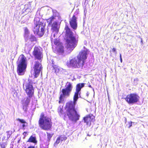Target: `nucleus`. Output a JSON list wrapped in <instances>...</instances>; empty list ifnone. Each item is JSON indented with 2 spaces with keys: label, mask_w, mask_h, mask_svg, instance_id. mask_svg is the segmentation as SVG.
Instances as JSON below:
<instances>
[{
  "label": "nucleus",
  "mask_w": 148,
  "mask_h": 148,
  "mask_svg": "<svg viewBox=\"0 0 148 148\" xmlns=\"http://www.w3.org/2000/svg\"><path fill=\"white\" fill-rule=\"evenodd\" d=\"M59 138L60 139L61 141L65 140L67 139V137L66 136L63 135L60 136Z\"/></svg>",
  "instance_id": "nucleus-22"
},
{
  "label": "nucleus",
  "mask_w": 148,
  "mask_h": 148,
  "mask_svg": "<svg viewBox=\"0 0 148 148\" xmlns=\"http://www.w3.org/2000/svg\"><path fill=\"white\" fill-rule=\"evenodd\" d=\"M24 37L25 38L28 39L29 37V32L27 28L25 27L24 28Z\"/></svg>",
  "instance_id": "nucleus-17"
},
{
  "label": "nucleus",
  "mask_w": 148,
  "mask_h": 148,
  "mask_svg": "<svg viewBox=\"0 0 148 148\" xmlns=\"http://www.w3.org/2000/svg\"><path fill=\"white\" fill-rule=\"evenodd\" d=\"M139 96L137 94L131 93L128 95L125 99L129 104H133L139 101Z\"/></svg>",
  "instance_id": "nucleus-9"
},
{
  "label": "nucleus",
  "mask_w": 148,
  "mask_h": 148,
  "mask_svg": "<svg viewBox=\"0 0 148 148\" xmlns=\"http://www.w3.org/2000/svg\"><path fill=\"white\" fill-rule=\"evenodd\" d=\"M54 44H55V45H57V43L56 42H54Z\"/></svg>",
  "instance_id": "nucleus-38"
},
{
  "label": "nucleus",
  "mask_w": 148,
  "mask_h": 148,
  "mask_svg": "<svg viewBox=\"0 0 148 148\" xmlns=\"http://www.w3.org/2000/svg\"><path fill=\"white\" fill-rule=\"evenodd\" d=\"M65 40V47L69 53L71 52L76 46L78 41V37L73 33L68 26L66 25Z\"/></svg>",
  "instance_id": "nucleus-2"
},
{
  "label": "nucleus",
  "mask_w": 148,
  "mask_h": 148,
  "mask_svg": "<svg viewBox=\"0 0 148 148\" xmlns=\"http://www.w3.org/2000/svg\"><path fill=\"white\" fill-rule=\"evenodd\" d=\"M26 133H27V132H24L23 133V135L25 136L26 135Z\"/></svg>",
  "instance_id": "nucleus-30"
},
{
  "label": "nucleus",
  "mask_w": 148,
  "mask_h": 148,
  "mask_svg": "<svg viewBox=\"0 0 148 148\" xmlns=\"http://www.w3.org/2000/svg\"><path fill=\"white\" fill-rule=\"evenodd\" d=\"M58 18H59V19H61V17H60V16H59V17L58 16Z\"/></svg>",
  "instance_id": "nucleus-36"
},
{
  "label": "nucleus",
  "mask_w": 148,
  "mask_h": 148,
  "mask_svg": "<svg viewBox=\"0 0 148 148\" xmlns=\"http://www.w3.org/2000/svg\"><path fill=\"white\" fill-rule=\"evenodd\" d=\"M120 61H121V62H122V58H120Z\"/></svg>",
  "instance_id": "nucleus-35"
},
{
  "label": "nucleus",
  "mask_w": 148,
  "mask_h": 148,
  "mask_svg": "<svg viewBox=\"0 0 148 148\" xmlns=\"http://www.w3.org/2000/svg\"><path fill=\"white\" fill-rule=\"evenodd\" d=\"M29 38L31 41H35L36 40V38L34 36L32 35H31L29 36Z\"/></svg>",
  "instance_id": "nucleus-20"
},
{
  "label": "nucleus",
  "mask_w": 148,
  "mask_h": 148,
  "mask_svg": "<svg viewBox=\"0 0 148 148\" xmlns=\"http://www.w3.org/2000/svg\"><path fill=\"white\" fill-rule=\"evenodd\" d=\"M32 84V82H29V80H28L27 82H25L23 83V88L25 90L28 96L25 97L22 101V105L28 106L30 103V99L32 97L34 92Z\"/></svg>",
  "instance_id": "nucleus-4"
},
{
  "label": "nucleus",
  "mask_w": 148,
  "mask_h": 148,
  "mask_svg": "<svg viewBox=\"0 0 148 148\" xmlns=\"http://www.w3.org/2000/svg\"><path fill=\"white\" fill-rule=\"evenodd\" d=\"M89 87H90V88H91L92 87L90 85H89Z\"/></svg>",
  "instance_id": "nucleus-39"
},
{
  "label": "nucleus",
  "mask_w": 148,
  "mask_h": 148,
  "mask_svg": "<svg viewBox=\"0 0 148 148\" xmlns=\"http://www.w3.org/2000/svg\"><path fill=\"white\" fill-rule=\"evenodd\" d=\"M84 121L86 125H90L91 122H94L95 121L94 117L92 115L91 116L88 115L84 118Z\"/></svg>",
  "instance_id": "nucleus-12"
},
{
  "label": "nucleus",
  "mask_w": 148,
  "mask_h": 148,
  "mask_svg": "<svg viewBox=\"0 0 148 148\" xmlns=\"http://www.w3.org/2000/svg\"><path fill=\"white\" fill-rule=\"evenodd\" d=\"M120 58H121V54H120Z\"/></svg>",
  "instance_id": "nucleus-37"
},
{
  "label": "nucleus",
  "mask_w": 148,
  "mask_h": 148,
  "mask_svg": "<svg viewBox=\"0 0 148 148\" xmlns=\"http://www.w3.org/2000/svg\"><path fill=\"white\" fill-rule=\"evenodd\" d=\"M35 26L34 32L35 34H37L40 36H42L44 33V25L43 23L39 21V18L35 17L34 18Z\"/></svg>",
  "instance_id": "nucleus-6"
},
{
  "label": "nucleus",
  "mask_w": 148,
  "mask_h": 148,
  "mask_svg": "<svg viewBox=\"0 0 148 148\" xmlns=\"http://www.w3.org/2000/svg\"><path fill=\"white\" fill-rule=\"evenodd\" d=\"M6 133L7 134V138L8 139L12 134V132L11 131H8L6 132Z\"/></svg>",
  "instance_id": "nucleus-25"
},
{
  "label": "nucleus",
  "mask_w": 148,
  "mask_h": 148,
  "mask_svg": "<svg viewBox=\"0 0 148 148\" xmlns=\"http://www.w3.org/2000/svg\"><path fill=\"white\" fill-rule=\"evenodd\" d=\"M42 51L40 47H35L34 48L33 54L35 58L39 60L41 59L43 56Z\"/></svg>",
  "instance_id": "nucleus-10"
},
{
  "label": "nucleus",
  "mask_w": 148,
  "mask_h": 148,
  "mask_svg": "<svg viewBox=\"0 0 148 148\" xmlns=\"http://www.w3.org/2000/svg\"><path fill=\"white\" fill-rule=\"evenodd\" d=\"M84 84H79L76 86V92L73 97V101H70L66 103V109L67 115L69 119L74 123H76L79 119L80 115L75 108L77 101L78 98V95H80L82 88L84 87Z\"/></svg>",
  "instance_id": "nucleus-1"
},
{
  "label": "nucleus",
  "mask_w": 148,
  "mask_h": 148,
  "mask_svg": "<svg viewBox=\"0 0 148 148\" xmlns=\"http://www.w3.org/2000/svg\"><path fill=\"white\" fill-rule=\"evenodd\" d=\"M89 94V93L88 92H87L86 93V95L87 96H88V95Z\"/></svg>",
  "instance_id": "nucleus-34"
},
{
  "label": "nucleus",
  "mask_w": 148,
  "mask_h": 148,
  "mask_svg": "<svg viewBox=\"0 0 148 148\" xmlns=\"http://www.w3.org/2000/svg\"><path fill=\"white\" fill-rule=\"evenodd\" d=\"M84 49L80 52L76 57L70 60L69 62H68V66H72L75 68H79L83 66L85 61L87 58V55L88 51L84 47Z\"/></svg>",
  "instance_id": "nucleus-3"
},
{
  "label": "nucleus",
  "mask_w": 148,
  "mask_h": 148,
  "mask_svg": "<svg viewBox=\"0 0 148 148\" xmlns=\"http://www.w3.org/2000/svg\"><path fill=\"white\" fill-rule=\"evenodd\" d=\"M17 121L23 124L22 125V127L23 130L25 129V127L27 126V123L23 119H18Z\"/></svg>",
  "instance_id": "nucleus-16"
},
{
  "label": "nucleus",
  "mask_w": 148,
  "mask_h": 148,
  "mask_svg": "<svg viewBox=\"0 0 148 148\" xmlns=\"http://www.w3.org/2000/svg\"><path fill=\"white\" fill-rule=\"evenodd\" d=\"M27 142H30L33 143H37V140L36 137L32 136L29 138Z\"/></svg>",
  "instance_id": "nucleus-15"
},
{
  "label": "nucleus",
  "mask_w": 148,
  "mask_h": 148,
  "mask_svg": "<svg viewBox=\"0 0 148 148\" xmlns=\"http://www.w3.org/2000/svg\"><path fill=\"white\" fill-rule=\"evenodd\" d=\"M51 30L52 32L55 31L56 33L58 31V25L57 22L56 21L52 25Z\"/></svg>",
  "instance_id": "nucleus-14"
},
{
  "label": "nucleus",
  "mask_w": 148,
  "mask_h": 148,
  "mask_svg": "<svg viewBox=\"0 0 148 148\" xmlns=\"http://www.w3.org/2000/svg\"><path fill=\"white\" fill-rule=\"evenodd\" d=\"M34 69V76L36 78L39 75L41 69V65L39 62L38 61L36 62Z\"/></svg>",
  "instance_id": "nucleus-11"
},
{
  "label": "nucleus",
  "mask_w": 148,
  "mask_h": 148,
  "mask_svg": "<svg viewBox=\"0 0 148 148\" xmlns=\"http://www.w3.org/2000/svg\"><path fill=\"white\" fill-rule=\"evenodd\" d=\"M18 64L17 72L19 75H23L26 67V58L23 55H21L19 57L17 61Z\"/></svg>",
  "instance_id": "nucleus-7"
},
{
  "label": "nucleus",
  "mask_w": 148,
  "mask_h": 148,
  "mask_svg": "<svg viewBox=\"0 0 148 148\" xmlns=\"http://www.w3.org/2000/svg\"><path fill=\"white\" fill-rule=\"evenodd\" d=\"M70 24L71 27L74 29H76L77 27L76 22V18L75 16L73 15L72 19L70 21Z\"/></svg>",
  "instance_id": "nucleus-13"
},
{
  "label": "nucleus",
  "mask_w": 148,
  "mask_h": 148,
  "mask_svg": "<svg viewBox=\"0 0 148 148\" xmlns=\"http://www.w3.org/2000/svg\"><path fill=\"white\" fill-rule=\"evenodd\" d=\"M23 109L24 111H26L27 110V106H25L24 105H23Z\"/></svg>",
  "instance_id": "nucleus-27"
},
{
  "label": "nucleus",
  "mask_w": 148,
  "mask_h": 148,
  "mask_svg": "<svg viewBox=\"0 0 148 148\" xmlns=\"http://www.w3.org/2000/svg\"><path fill=\"white\" fill-rule=\"evenodd\" d=\"M59 52L61 53H63L64 52V47L62 46H61L58 48V49Z\"/></svg>",
  "instance_id": "nucleus-23"
},
{
  "label": "nucleus",
  "mask_w": 148,
  "mask_h": 148,
  "mask_svg": "<svg viewBox=\"0 0 148 148\" xmlns=\"http://www.w3.org/2000/svg\"><path fill=\"white\" fill-rule=\"evenodd\" d=\"M73 88L72 84L69 82H67L65 86V88L62 90V93L60 97V100L61 101L64 98L69 97Z\"/></svg>",
  "instance_id": "nucleus-8"
},
{
  "label": "nucleus",
  "mask_w": 148,
  "mask_h": 148,
  "mask_svg": "<svg viewBox=\"0 0 148 148\" xmlns=\"http://www.w3.org/2000/svg\"><path fill=\"white\" fill-rule=\"evenodd\" d=\"M112 51L113 52H114L115 55H116L117 54V52L116 51V49L115 48H113L112 49Z\"/></svg>",
  "instance_id": "nucleus-28"
},
{
  "label": "nucleus",
  "mask_w": 148,
  "mask_h": 148,
  "mask_svg": "<svg viewBox=\"0 0 148 148\" xmlns=\"http://www.w3.org/2000/svg\"><path fill=\"white\" fill-rule=\"evenodd\" d=\"M47 141L49 142L50 141L51 138L52 137L53 135L51 134L48 132H47Z\"/></svg>",
  "instance_id": "nucleus-21"
},
{
  "label": "nucleus",
  "mask_w": 148,
  "mask_h": 148,
  "mask_svg": "<svg viewBox=\"0 0 148 148\" xmlns=\"http://www.w3.org/2000/svg\"><path fill=\"white\" fill-rule=\"evenodd\" d=\"M1 119H0V121H1Z\"/></svg>",
  "instance_id": "nucleus-42"
},
{
  "label": "nucleus",
  "mask_w": 148,
  "mask_h": 148,
  "mask_svg": "<svg viewBox=\"0 0 148 148\" xmlns=\"http://www.w3.org/2000/svg\"><path fill=\"white\" fill-rule=\"evenodd\" d=\"M53 67L55 73H57L59 72V69L58 66L56 65H53Z\"/></svg>",
  "instance_id": "nucleus-19"
},
{
  "label": "nucleus",
  "mask_w": 148,
  "mask_h": 148,
  "mask_svg": "<svg viewBox=\"0 0 148 148\" xmlns=\"http://www.w3.org/2000/svg\"><path fill=\"white\" fill-rule=\"evenodd\" d=\"M27 148H35V147L33 146H30L28 147Z\"/></svg>",
  "instance_id": "nucleus-31"
},
{
  "label": "nucleus",
  "mask_w": 148,
  "mask_h": 148,
  "mask_svg": "<svg viewBox=\"0 0 148 148\" xmlns=\"http://www.w3.org/2000/svg\"><path fill=\"white\" fill-rule=\"evenodd\" d=\"M60 141H61L59 138V137L58 138L56 142L54 143V145L55 146H57L58 144L60 142Z\"/></svg>",
  "instance_id": "nucleus-24"
},
{
  "label": "nucleus",
  "mask_w": 148,
  "mask_h": 148,
  "mask_svg": "<svg viewBox=\"0 0 148 148\" xmlns=\"http://www.w3.org/2000/svg\"><path fill=\"white\" fill-rule=\"evenodd\" d=\"M51 38L52 39L53 38H52V35H51Z\"/></svg>",
  "instance_id": "nucleus-40"
},
{
  "label": "nucleus",
  "mask_w": 148,
  "mask_h": 148,
  "mask_svg": "<svg viewBox=\"0 0 148 148\" xmlns=\"http://www.w3.org/2000/svg\"><path fill=\"white\" fill-rule=\"evenodd\" d=\"M38 124L40 127L45 130H49L52 126L51 119L45 116L43 113H42L40 115Z\"/></svg>",
  "instance_id": "nucleus-5"
},
{
  "label": "nucleus",
  "mask_w": 148,
  "mask_h": 148,
  "mask_svg": "<svg viewBox=\"0 0 148 148\" xmlns=\"http://www.w3.org/2000/svg\"><path fill=\"white\" fill-rule=\"evenodd\" d=\"M1 145V148H5V147L4 145Z\"/></svg>",
  "instance_id": "nucleus-29"
},
{
  "label": "nucleus",
  "mask_w": 148,
  "mask_h": 148,
  "mask_svg": "<svg viewBox=\"0 0 148 148\" xmlns=\"http://www.w3.org/2000/svg\"><path fill=\"white\" fill-rule=\"evenodd\" d=\"M132 123H133V124H134L135 123L134 122H132L130 121V122H128V124L127 125H128V127L129 128H130V127H131L132 125Z\"/></svg>",
  "instance_id": "nucleus-26"
},
{
  "label": "nucleus",
  "mask_w": 148,
  "mask_h": 148,
  "mask_svg": "<svg viewBox=\"0 0 148 148\" xmlns=\"http://www.w3.org/2000/svg\"><path fill=\"white\" fill-rule=\"evenodd\" d=\"M138 78H136V79H134V82H137L138 81Z\"/></svg>",
  "instance_id": "nucleus-32"
},
{
  "label": "nucleus",
  "mask_w": 148,
  "mask_h": 148,
  "mask_svg": "<svg viewBox=\"0 0 148 148\" xmlns=\"http://www.w3.org/2000/svg\"><path fill=\"white\" fill-rule=\"evenodd\" d=\"M56 18L54 17H52L49 18L47 20V22L48 23V25H51L53 22H54V20Z\"/></svg>",
  "instance_id": "nucleus-18"
},
{
  "label": "nucleus",
  "mask_w": 148,
  "mask_h": 148,
  "mask_svg": "<svg viewBox=\"0 0 148 148\" xmlns=\"http://www.w3.org/2000/svg\"><path fill=\"white\" fill-rule=\"evenodd\" d=\"M53 37L54 38L55 37V33H54L53 32Z\"/></svg>",
  "instance_id": "nucleus-33"
},
{
  "label": "nucleus",
  "mask_w": 148,
  "mask_h": 148,
  "mask_svg": "<svg viewBox=\"0 0 148 148\" xmlns=\"http://www.w3.org/2000/svg\"><path fill=\"white\" fill-rule=\"evenodd\" d=\"M134 84H135V83H134ZM137 83H136H136H135V84H137Z\"/></svg>",
  "instance_id": "nucleus-41"
}]
</instances>
